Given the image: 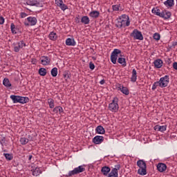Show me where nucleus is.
<instances>
[{"label":"nucleus","mask_w":177,"mask_h":177,"mask_svg":"<svg viewBox=\"0 0 177 177\" xmlns=\"http://www.w3.org/2000/svg\"><path fill=\"white\" fill-rule=\"evenodd\" d=\"M137 165L140 168L138 170V175H142V176L147 175V171L146 169L147 168V165H146V162L143 160H139L137 161Z\"/></svg>","instance_id":"f257e3e1"},{"label":"nucleus","mask_w":177,"mask_h":177,"mask_svg":"<svg viewBox=\"0 0 177 177\" xmlns=\"http://www.w3.org/2000/svg\"><path fill=\"white\" fill-rule=\"evenodd\" d=\"M156 15L159 16V17H162L165 20H168V19H171V16H172V13L165 10H163L162 12H160V9H157Z\"/></svg>","instance_id":"f03ea898"},{"label":"nucleus","mask_w":177,"mask_h":177,"mask_svg":"<svg viewBox=\"0 0 177 177\" xmlns=\"http://www.w3.org/2000/svg\"><path fill=\"white\" fill-rule=\"evenodd\" d=\"M109 109L111 111L117 113L118 111V98L117 97H114L112 102L109 104Z\"/></svg>","instance_id":"7ed1b4c3"},{"label":"nucleus","mask_w":177,"mask_h":177,"mask_svg":"<svg viewBox=\"0 0 177 177\" xmlns=\"http://www.w3.org/2000/svg\"><path fill=\"white\" fill-rule=\"evenodd\" d=\"M121 50L115 48L111 55V61L113 64L117 63V59H118V55H120Z\"/></svg>","instance_id":"20e7f679"},{"label":"nucleus","mask_w":177,"mask_h":177,"mask_svg":"<svg viewBox=\"0 0 177 177\" xmlns=\"http://www.w3.org/2000/svg\"><path fill=\"white\" fill-rule=\"evenodd\" d=\"M130 37H133L134 39L143 41V35H142V32L138 30V29H134L131 33Z\"/></svg>","instance_id":"39448f33"},{"label":"nucleus","mask_w":177,"mask_h":177,"mask_svg":"<svg viewBox=\"0 0 177 177\" xmlns=\"http://www.w3.org/2000/svg\"><path fill=\"white\" fill-rule=\"evenodd\" d=\"M85 168L82 166H79L78 167L75 168L73 170L68 172L66 176H73V175H77L81 174V172H84Z\"/></svg>","instance_id":"423d86ee"},{"label":"nucleus","mask_w":177,"mask_h":177,"mask_svg":"<svg viewBox=\"0 0 177 177\" xmlns=\"http://www.w3.org/2000/svg\"><path fill=\"white\" fill-rule=\"evenodd\" d=\"M169 84V76L165 75L163 77H161L159 81V84L160 88H166Z\"/></svg>","instance_id":"0eeeda50"},{"label":"nucleus","mask_w":177,"mask_h":177,"mask_svg":"<svg viewBox=\"0 0 177 177\" xmlns=\"http://www.w3.org/2000/svg\"><path fill=\"white\" fill-rule=\"evenodd\" d=\"M26 4L30 6H37V8H42V3L39 0H26Z\"/></svg>","instance_id":"6e6552de"},{"label":"nucleus","mask_w":177,"mask_h":177,"mask_svg":"<svg viewBox=\"0 0 177 177\" xmlns=\"http://www.w3.org/2000/svg\"><path fill=\"white\" fill-rule=\"evenodd\" d=\"M122 27H129L131 21H129V17L127 15H122Z\"/></svg>","instance_id":"1a4fd4ad"},{"label":"nucleus","mask_w":177,"mask_h":177,"mask_svg":"<svg viewBox=\"0 0 177 177\" xmlns=\"http://www.w3.org/2000/svg\"><path fill=\"white\" fill-rule=\"evenodd\" d=\"M24 46H26V44L24 43V41H20L19 42L17 43L14 47V51L17 53L19 52L21 49Z\"/></svg>","instance_id":"9d476101"},{"label":"nucleus","mask_w":177,"mask_h":177,"mask_svg":"<svg viewBox=\"0 0 177 177\" xmlns=\"http://www.w3.org/2000/svg\"><path fill=\"white\" fill-rule=\"evenodd\" d=\"M55 3L57 6H59L62 10H66V9H68V7L63 3V0H55Z\"/></svg>","instance_id":"9b49d317"},{"label":"nucleus","mask_w":177,"mask_h":177,"mask_svg":"<svg viewBox=\"0 0 177 177\" xmlns=\"http://www.w3.org/2000/svg\"><path fill=\"white\" fill-rule=\"evenodd\" d=\"M104 140V137L100 136H96L93 138V142L95 145H100Z\"/></svg>","instance_id":"f8f14e48"},{"label":"nucleus","mask_w":177,"mask_h":177,"mask_svg":"<svg viewBox=\"0 0 177 177\" xmlns=\"http://www.w3.org/2000/svg\"><path fill=\"white\" fill-rule=\"evenodd\" d=\"M41 62L43 66H48V64L50 63V59H49V57L47 56H42L41 57Z\"/></svg>","instance_id":"ddd939ff"},{"label":"nucleus","mask_w":177,"mask_h":177,"mask_svg":"<svg viewBox=\"0 0 177 177\" xmlns=\"http://www.w3.org/2000/svg\"><path fill=\"white\" fill-rule=\"evenodd\" d=\"M157 169L159 172H165V171L167 170V165H165V163H158Z\"/></svg>","instance_id":"4468645a"},{"label":"nucleus","mask_w":177,"mask_h":177,"mask_svg":"<svg viewBox=\"0 0 177 177\" xmlns=\"http://www.w3.org/2000/svg\"><path fill=\"white\" fill-rule=\"evenodd\" d=\"M88 16L92 17V19H97L100 16V12L97 10H93L89 12Z\"/></svg>","instance_id":"2eb2a0df"},{"label":"nucleus","mask_w":177,"mask_h":177,"mask_svg":"<svg viewBox=\"0 0 177 177\" xmlns=\"http://www.w3.org/2000/svg\"><path fill=\"white\" fill-rule=\"evenodd\" d=\"M95 131L99 135H104V133H106V130H104V128L102 125L97 126L95 129Z\"/></svg>","instance_id":"dca6fc26"},{"label":"nucleus","mask_w":177,"mask_h":177,"mask_svg":"<svg viewBox=\"0 0 177 177\" xmlns=\"http://www.w3.org/2000/svg\"><path fill=\"white\" fill-rule=\"evenodd\" d=\"M162 63L161 59H156L153 62L155 68H161V67H162Z\"/></svg>","instance_id":"f3484780"},{"label":"nucleus","mask_w":177,"mask_h":177,"mask_svg":"<svg viewBox=\"0 0 177 177\" xmlns=\"http://www.w3.org/2000/svg\"><path fill=\"white\" fill-rule=\"evenodd\" d=\"M153 129H154V131L164 132V131H167V125L160 126V125L157 124L153 127Z\"/></svg>","instance_id":"a211bd4d"},{"label":"nucleus","mask_w":177,"mask_h":177,"mask_svg":"<svg viewBox=\"0 0 177 177\" xmlns=\"http://www.w3.org/2000/svg\"><path fill=\"white\" fill-rule=\"evenodd\" d=\"M111 171V169L107 166L102 167L101 169V172L103 174V175H104V176H107Z\"/></svg>","instance_id":"6ab92c4d"},{"label":"nucleus","mask_w":177,"mask_h":177,"mask_svg":"<svg viewBox=\"0 0 177 177\" xmlns=\"http://www.w3.org/2000/svg\"><path fill=\"white\" fill-rule=\"evenodd\" d=\"M76 44L74 39L68 38L66 40V45H67V46H75Z\"/></svg>","instance_id":"aec40b11"},{"label":"nucleus","mask_w":177,"mask_h":177,"mask_svg":"<svg viewBox=\"0 0 177 177\" xmlns=\"http://www.w3.org/2000/svg\"><path fill=\"white\" fill-rule=\"evenodd\" d=\"M27 21L30 23V26H35L37 24V18L35 17H28Z\"/></svg>","instance_id":"412c9836"},{"label":"nucleus","mask_w":177,"mask_h":177,"mask_svg":"<svg viewBox=\"0 0 177 177\" xmlns=\"http://www.w3.org/2000/svg\"><path fill=\"white\" fill-rule=\"evenodd\" d=\"M138 73L136 72V69H133L132 71V76L131 78V82H136V80H138Z\"/></svg>","instance_id":"4be33fe9"},{"label":"nucleus","mask_w":177,"mask_h":177,"mask_svg":"<svg viewBox=\"0 0 177 177\" xmlns=\"http://www.w3.org/2000/svg\"><path fill=\"white\" fill-rule=\"evenodd\" d=\"M28 102H30V99L28 98V97L19 96V103H21V104H24L26 103H28Z\"/></svg>","instance_id":"5701e85b"},{"label":"nucleus","mask_w":177,"mask_h":177,"mask_svg":"<svg viewBox=\"0 0 177 177\" xmlns=\"http://www.w3.org/2000/svg\"><path fill=\"white\" fill-rule=\"evenodd\" d=\"M121 168V165H115V168H113L111 172H113L116 176H118V170Z\"/></svg>","instance_id":"b1692460"},{"label":"nucleus","mask_w":177,"mask_h":177,"mask_svg":"<svg viewBox=\"0 0 177 177\" xmlns=\"http://www.w3.org/2000/svg\"><path fill=\"white\" fill-rule=\"evenodd\" d=\"M115 27L118 28H122V17H120L116 19Z\"/></svg>","instance_id":"393cba45"},{"label":"nucleus","mask_w":177,"mask_h":177,"mask_svg":"<svg viewBox=\"0 0 177 177\" xmlns=\"http://www.w3.org/2000/svg\"><path fill=\"white\" fill-rule=\"evenodd\" d=\"M112 9L115 12H118V10H120V12H122V10H124L122 7H121V4H116V5L113 6Z\"/></svg>","instance_id":"a878e982"},{"label":"nucleus","mask_w":177,"mask_h":177,"mask_svg":"<svg viewBox=\"0 0 177 177\" xmlns=\"http://www.w3.org/2000/svg\"><path fill=\"white\" fill-rule=\"evenodd\" d=\"M91 20L88 16H83L81 19V23L83 24H89Z\"/></svg>","instance_id":"bb28decb"},{"label":"nucleus","mask_w":177,"mask_h":177,"mask_svg":"<svg viewBox=\"0 0 177 177\" xmlns=\"http://www.w3.org/2000/svg\"><path fill=\"white\" fill-rule=\"evenodd\" d=\"M119 89L121 91V92H122L124 95H129V90L127 87H125V86H122V87L120 86V87H119Z\"/></svg>","instance_id":"cd10ccee"},{"label":"nucleus","mask_w":177,"mask_h":177,"mask_svg":"<svg viewBox=\"0 0 177 177\" xmlns=\"http://www.w3.org/2000/svg\"><path fill=\"white\" fill-rule=\"evenodd\" d=\"M53 113H55V114H57V113H59V114H62V113H63V108L60 106H55L53 110Z\"/></svg>","instance_id":"c85d7f7f"},{"label":"nucleus","mask_w":177,"mask_h":177,"mask_svg":"<svg viewBox=\"0 0 177 177\" xmlns=\"http://www.w3.org/2000/svg\"><path fill=\"white\" fill-rule=\"evenodd\" d=\"M164 5L165 6H169V8H172L175 5L174 0H167L164 2Z\"/></svg>","instance_id":"c756f323"},{"label":"nucleus","mask_w":177,"mask_h":177,"mask_svg":"<svg viewBox=\"0 0 177 177\" xmlns=\"http://www.w3.org/2000/svg\"><path fill=\"white\" fill-rule=\"evenodd\" d=\"M10 99L12 100L13 103H19L20 96L12 95H10Z\"/></svg>","instance_id":"7c9ffc66"},{"label":"nucleus","mask_w":177,"mask_h":177,"mask_svg":"<svg viewBox=\"0 0 177 177\" xmlns=\"http://www.w3.org/2000/svg\"><path fill=\"white\" fill-rule=\"evenodd\" d=\"M118 62L120 64H122V66H123V67L127 66V61L125 60V58L119 57L118 59Z\"/></svg>","instance_id":"2f4dec72"},{"label":"nucleus","mask_w":177,"mask_h":177,"mask_svg":"<svg viewBox=\"0 0 177 177\" xmlns=\"http://www.w3.org/2000/svg\"><path fill=\"white\" fill-rule=\"evenodd\" d=\"M40 174H42V171L41 169L38 167H36L35 169L32 171V175L33 176H38Z\"/></svg>","instance_id":"473e14b6"},{"label":"nucleus","mask_w":177,"mask_h":177,"mask_svg":"<svg viewBox=\"0 0 177 177\" xmlns=\"http://www.w3.org/2000/svg\"><path fill=\"white\" fill-rule=\"evenodd\" d=\"M49 39H51V41H56L57 39V35L54 32H51L49 35Z\"/></svg>","instance_id":"72a5a7b5"},{"label":"nucleus","mask_w":177,"mask_h":177,"mask_svg":"<svg viewBox=\"0 0 177 177\" xmlns=\"http://www.w3.org/2000/svg\"><path fill=\"white\" fill-rule=\"evenodd\" d=\"M3 85H4V86H6L7 88H9V86H12V84H10V82L9 81V79H8V78L3 79Z\"/></svg>","instance_id":"f704fd0d"},{"label":"nucleus","mask_w":177,"mask_h":177,"mask_svg":"<svg viewBox=\"0 0 177 177\" xmlns=\"http://www.w3.org/2000/svg\"><path fill=\"white\" fill-rule=\"evenodd\" d=\"M39 74L41 75V77H45V75H46V68H40L39 69Z\"/></svg>","instance_id":"c9c22d12"},{"label":"nucleus","mask_w":177,"mask_h":177,"mask_svg":"<svg viewBox=\"0 0 177 177\" xmlns=\"http://www.w3.org/2000/svg\"><path fill=\"white\" fill-rule=\"evenodd\" d=\"M48 103L50 109H53L55 107V100H53V99L49 98L48 100Z\"/></svg>","instance_id":"e433bc0d"},{"label":"nucleus","mask_w":177,"mask_h":177,"mask_svg":"<svg viewBox=\"0 0 177 177\" xmlns=\"http://www.w3.org/2000/svg\"><path fill=\"white\" fill-rule=\"evenodd\" d=\"M11 32L12 34H17V28H16V26H15V24L12 23L11 24Z\"/></svg>","instance_id":"4c0bfd02"},{"label":"nucleus","mask_w":177,"mask_h":177,"mask_svg":"<svg viewBox=\"0 0 177 177\" xmlns=\"http://www.w3.org/2000/svg\"><path fill=\"white\" fill-rule=\"evenodd\" d=\"M19 142H20L21 145H27V143H28V140L27 138H26L25 137H22L20 138Z\"/></svg>","instance_id":"58836bf2"},{"label":"nucleus","mask_w":177,"mask_h":177,"mask_svg":"<svg viewBox=\"0 0 177 177\" xmlns=\"http://www.w3.org/2000/svg\"><path fill=\"white\" fill-rule=\"evenodd\" d=\"M4 157H6V160H8V161L13 160V154L12 153H4Z\"/></svg>","instance_id":"ea45409f"},{"label":"nucleus","mask_w":177,"mask_h":177,"mask_svg":"<svg viewBox=\"0 0 177 177\" xmlns=\"http://www.w3.org/2000/svg\"><path fill=\"white\" fill-rule=\"evenodd\" d=\"M51 75L52 77H57V68H53L51 70Z\"/></svg>","instance_id":"a19ab883"},{"label":"nucleus","mask_w":177,"mask_h":177,"mask_svg":"<svg viewBox=\"0 0 177 177\" xmlns=\"http://www.w3.org/2000/svg\"><path fill=\"white\" fill-rule=\"evenodd\" d=\"M153 38V39H156V41H160V38H161V36L159 35V33H154Z\"/></svg>","instance_id":"79ce46f5"},{"label":"nucleus","mask_w":177,"mask_h":177,"mask_svg":"<svg viewBox=\"0 0 177 177\" xmlns=\"http://www.w3.org/2000/svg\"><path fill=\"white\" fill-rule=\"evenodd\" d=\"M157 86H160L159 82H156L153 83V84L152 86V91H156V89H157Z\"/></svg>","instance_id":"37998d69"},{"label":"nucleus","mask_w":177,"mask_h":177,"mask_svg":"<svg viewBox=\"0 0 177 177\" xmlns=\"http://www.w3.org/2000/svg\"><path fill=\"white\" fill-rule=\"evenodd\" d=\"M89 68H90L91 70H95V64H93V62H91L89 63Z\"/></svg>","instance_id":"c03bdc74"},{"label":"nucleus","mask_w":177,"mask_h":177,"mask_svg":"<svg viewBox=\"0 0 177 177\" xmlns=\"http://www.w3.org/2000/svg\"><path fill=\"white\" fill-rule=\"evenodd\" d=\"M5 23V19L3 17H0V24H3Z\"/></svg>","instance_id":"a18cd8bd"},{"label":"nucleus","mask_w":177,"mask_h":177,"mask_svg":"<svg viewBox=\"0 0 177 177\" xmlns=\"http://www.w3.org/2000/svg\"><path fill=\"white\" fill-rule=\"evenodd\" d=\"M21 19H24V17H27V14L26 12H21Z\"/></svg>","instance_id":"49530a36"},{"label":"nucleus","mask_w":177,"mask_h":177,"mask_svg":"<svg viewBox=\"0 0 177 177\" xmlns=\"http://www.w3.org/2000/svg\"><path fill=\"white\" fill-rule=\"evenodd\" d=\"M166 63L168 64V65L169 66V64L172 63V60H171V58H167L166 60Z\"/></svg>","instance_id":"de8ad7c7"},{"label":"nucleus","mask_w":177,"mask_h":177,"mask_svg":"<svg viewBox=\"0 0 177 177\" xmlns=\"http://www.w3.org/2000/svg\"><path fill=\"white\" fill-rule=\"evenodd\" d=\"M113 176H117L115 174H114L112 171H111L108 177H113Z\"/></svg>","instance_id":"09e8293b"},{"label":"nucleus","mask_w":177,"mask_h":177,"mask_svg":"<svg viewBox=\"0 0 177 177\" xmlns=\"http://www.w3.org/2000/svg\"><path fill=\"white\" fill-rule=\"evenodd\" d=\"M173 68H174V70H177V62L173 63Z\"/></svg>","instance_id":"8fccbe9b"},{"label":"nucleus","mask_w":177,"mask_h":177,"mask_svg":"<svg viewBox=\"0 0 177 177\" xmlns=\"http://www.w3.org/2000/svg\"><path fill=\"white\" fill-rule=\"evenodd\" d=\"M64 78H66V80H68V78H70V75L68 73L64 74Z\"/></svg>","instance_id":"3c124183"},{"label":"nucleus","mask_w":177,"mask_h":177,"mask_svg":"<svg viewBox=\"0 0 177 177\" xmlns=\"http://www.w3.org/2000/svg\"><path fill=\"white\" fill-rule=\"evenodd\" d=\"M27 140H28V142L32 140V136H28Z\"/></svg>","instance_id":"603ef678"},{"label":"nucleus","mask_w":177,"mask_h":177,"mask_svg":"<svg viewBox=\"0 0 177 177\" xmlns=\"http://www.w3.org/2000/svg\"><path fill=\"white\" fill-rule=\"evenodd\" d=\"M106 82V80H102L100 82V84H101V85H104V84Z\"/></svg>","instance_id":"864d4df0"},{"label":"nucleus","mask_w":177,"mask_h":177,"mask_svg":"<svg viewBox=\"0 0 177 177\" xmlns=\"http://www.w3.org/2000/svg\"><path fill=\"white\" fill-rule=\"evenodd\" d=\"M152 13H153L154 15H156V8H153L152 10H151Z\"/></svg>","instance_id":"5fc2aeb1"},{"label":"nucleus","mask_w":177,"mask_h":177,"mask_svg":"<svg viewBox=\"0 0 177 177\" xmlns=\"http://www.w3.org/2000/svg\"><path fill=\"white\" fill-rule=\"evenodd\" d=\"M75 23H77V24L80 23V18H78V17L75 18Z\"/></svg>","instance_id":"6e6d98bb"},{"label":"nucleus","mask_w":177,"mask_h":177,"mask_svg":"<svg viewBox=\"0 0 177 177\" xmlns=\"http://www.w3.org/2000/svg\"><path fill=\"white\" fill-rule=\"evenodd\" d=\"M173 46H177V41H174L173 42Z\"/></svg>","instance_id":"4d7b16f0"},{"label":"nucleus","mask_w":177,"mask_h":177,"mask_svg":"<svg viewBox=\"0 0 177 177\" xmlns=\"http://www.w3.org/2000/svg\"><path fill=\"white\" fill-rule=\"evenodd\" d=\"M31 158H32V155H30V156H28V160H29V161H31Z\"/></svg>","instance_id":"13d9d810"},{"label":"nucleus","mask_w":177,"mask_h":177,"mask_svg":"<svg viewBox=\"0 0 177 177\" xmlns=\"http://www.w3.org/2000/svg\"><path fill=\"white\" fill-rule=\"evenodd\" d=\"M24 24H25V26H30V24H28V23H27V22H24Z\"/></svg>","instance_id":"bf43d9fd"}]
</instances>
